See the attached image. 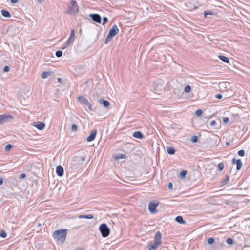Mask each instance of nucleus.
<instances>
[{"label": "nucleus", "mask_w": 250, "mask_h": 250, "mask_svg": "<svg viewBox=\"0 0 250 250\" xmlns=\"http://www.w3.org/2000/svg\"><path fill=\"white\" fill-rule=\"evenodd\" d=\"M133 137L138 139H143L144 137L143 134L141 131H135L132 134Z\"/></svg>", "instance_id": "4468645a"}, {"label": "nucleus", "mask_w": 250, "mask_h": 250, "mask_svg": "<svg viewBox=\"0 0 250 250\" xmlns=\"http://www.w3.org/2000/svg\"><path fill=\"white\" fill-rule=\"evenodd\" d=\"M1 13L2 15L6 18H10L11 15L9 11L6 10H2L1 11Z\"/></svg>", "instance_id": "5701e85b"}, {"label": "nucleus", "mask_w": 250, "mask_h": 250, "mask_svg": "<svg viewBox=\"0 0 250 250\" xmlns=\"http://www.w3.org/2000/svg\"><path fill=\"white\" fill-rule=\"evenodd\" d=\"M158 203L150 202L148 204V210L151 213H156L158 212L157 207L158 206Z\"/></svg>", "instance_id": "423d86ee"}, {"label": "nucleus", "mask_w": 250, "mask_h": 250, "mask_svg": "<svg viewBox=\"0 0 250 250\" xmlns=\"http://www.w3.org/2000/svg\"><path fill=\"white\" fill-rule=\"evenodd\" d=\"M218 167L220 171H222L224 168V163L223 162L219 163L218 165Z\"/></svg>", "instance_id": "c85d7f7f"}, {"label": "nucleus", "mask_w": 250, "mask_h": 250, "mask_svg": "<svg viewBox=\"0 0 250 250\" xmlns=\"http://www.w3.org/2000/svg\"><path fill=\"white\" fill-rule=\"evenodd\" d=\"M175 221L181 224H185L186 221L183 219V218L181 216H178L176 217Z\"/></svg>", "instance_id": "a211bd4d"}, {"label": "nucleus", "mask_w": 250, "mask_h": 250, "mask_svg": "<svg viewBox=\"0 0 250 250\" xmlns=\"http://www.w3.org/2000/svg\"><path fill=\"white\" fill-rule=\"evenodd\" d=\"M119 32V28L117 25L114 24L110 29V40L112 39Z\"/></svg>", "instance_id": "1a4fd4ad"}, {"label": "nucleus", "mask_w": 250, "mask_h": 250, "mask_svg": "<svg viewBox=\"0 0 250 250\" xmlns=\"http://www.w3.org/2000/svg\"><path fill=\"white\" fill-rule=\"evenodd\" d=\"M55 55L57 57L60 58L62 55V52L61 50L57 51L55 53Z\"/></svg>", "instance_id": "72a5a7b5"}, {"label": "nucleus", "mask_w": 250, "mask_h": 250, "mask_svg": "<svg viewBox=\"0 0 250 250\" xmlns=\"http://www.w3.org/2000/svg\"><path fill=\"white\" fill-rule=\"evenodd\" d=\"M226 145H227V146H229V145H230V143H229V142H227V143H226Z\"/></svg>", "instance_id": "13d9d810"}, {"label": "nucleus", "mask_w": 250, "mask_h": 250, "mask_svg": "<svg viewBox=\"0 0 250 250\" xmlns=\"http://www.w3.org/2000/svg\"><path fill=\"white\" fill-rule=\"evenodd\" d=\"M162 235L161 233L159 231H157L154 236V242L159 243L161 245V244Z\"/></svg>", "instance_id": "ddd939ff"}, {"label": "nucleus", "mask_w": 250, "mask_h": 250, "mask_svg": "<svg viewBox=\"0 0 250 250\" xmlns=\"http://www.w3.org/2000/svg\"><path fill=\"white\" fill-rule=\"evenodd\" d=\"M99 102L101 104H102L104 107H107L109 106V102L107 100H104V99H100Z\"/></svg>", "instance_id": "2eb2a0df"}, {"label": "nucleus", "mask_w": 250, "mask_h": 250, "mask_svg": "<svg viewBox=\"0 0 250 250\" xmlns=\"http://www.w3.org/2000/svg\"><path fill=\"white\" fill-rule=\"evenodd\" d=\"M57 80L59 82V83H62V79L61 78H58L57 79Z\"/></svg>", "instance_id": "864d4df0"}, {"label": "nucleus", "mask_w": 250, "mask_h": 250, "mask_svg": "<svg viewBox=\"0 0 250 250\" xmlns=\"http://www.w3.org/2000/svg\"><path fill=\"white\" fill-rule=\"evenodd\" d=\"M97 131L96 129H94L92 131L90 134L87 137L86 141L87 142H91L94 140L96 137Z\"/></svg>", "instance_id": "9d476101"}, {"label": "nucleus", "mask_w": 250, "mask_h": 250, "mask_svg": "<svg viewBox=\"0 0 250 250\" xmlns=\"http://www.w3.org/2000/svg\"><path fill=\"white\" fill-rule=\"evenodd\" d=\"M99 229L103 237H106L109 235V228L105 223L102 224Z\"/></svg>", "instance_id": "7ed1b4c3"}, {"label": "nucleus", "mask_w": 250, "mask_h": 250, "mask_svg": "<svg viewBox=\"0 0 250 250\" xmlns=\"http://www.w3.org/2000/svg\"><path fill=\"white\" fill-rule=\"evenodd\" d=\"M204 17L207 18L208 15H214L215 13L211 11H205L204 12Z\"/></svg>", "instance_id": "a878e982"}, {"label": "nucleus", "mask_w": 250, "mask_h": 250, "mask_svg": "<svg viewBox=\"0 0 250 250\" xmlns=\"http://www.w3.org/2000/svg\"><path fill=\"white\" fill-rule=\"evenodd\" d=\"M108 42H109V32L107 35L106 38H105V43L106 44L108 43Z\"/></svg>", "instance_id": "79ce46f5"}, {"label": "nucleus", "mask_w": 250, "mask_h": 250, "mask_svg": "<svg viewBox=\"0 0 250 250\" xmlns=\"http://www.w3.org/2000/svg\"><path fill=\"white\" fill-rule=\"evenodd\" d=\"M74 250H83L82 248L78 247L76 249H75Z\"/></svg>", "instance_id": "4d7b16f0"}, {"label": "nucleus", "mask_w": 250, "mask_h": 250, "mask_svg": "<svg viewBox=\"0 0 250 250\" xmlns=\"http://www.w3.org/2000/svg\"><path fill=\"white\" fill-rule=\"evenodd\" d=\"M10 1L12 4H15L18 2V0H10Z\"/></svg>", "instance_id": "8fccbe9b"}, {"label": "nucleus", "mask_w": 250, "mask_h": 250, "mask_svg": "<svg viewBox=\"0 0 250 250\" xmlns=\"http://www.w3.org/2000/svg\"><path fill=\"white\" fill-rule=\"evenodd\" d=\"M74 36H75V32L74 30L71 29L70 35L69 36V38L67 40V41L63 44V46L62 47V50L65 49L68 46L71 44L73 42L74 40Z\"/></svg>", "instance_id": "20e7f679"}, {"label": "nucleus", "mask_w": 250, "mask_h": 250, "mask_svg": "<svg viewBox=\"0 0 250 250\" xmlns=\"http://www.w3.org/2000/svg\"><path fill=\"white\" fill-rule=\"evenodd\" d=\"M198 137L196 135H194L191 137V141L193 143H196L198 142Z\"/></svg>", "instance_id": "473e14b6"}, {"label": "nucleus", "mask_w": 250, "mask_h": 250, "mask_svg": "<svg viewBox=\"0 0 250 250\" xmlns=\"http://www.w3.org/2000/svg\"><path fill=\"white\" fill-rule=\"evenodd\" d=\"M167 153L170 155H173L175 153V150L174 149V148L170 146L167 147Z\"/></svg>", "instance_id": "aec40b11"}, {"label": "nucleus", "mask_w": 250, "mask_h": 250, "mask_svg": "<svg viewBox=\"0 0 250 250\" xmlns=\"http://www.w3.org/2000/svg\"><path fill=\"white\" fill-rule=\"evenodd\" d=\"M108 247L109 244L108 243H105L104 244V247L102 248L101 250H109Z\"/></svg>", "instance_id": "58836bf2"}, {"label": "nucleus", "mask_w": 250, "mask_h": 250, "mask_svg": "<svg viewBox=\"0 0 250 250\" xmlns=\"http://www.w3.org/2000/svg\"><path fill=\"white\" fill-rule=\"evenodd\" d=\"M85 159V157H81V160H82V162L84 161Z\"/></svg>", "instance_id": "5fc2aeb1"}, {"label": "nucleus", "mask_w": 250, "mask_h": 250, "mask_svg": "<svg viewBox=\"0 0 250 250\" xmlns=\"http://www.w3.org/2000/svg\"><path fill=\"white\" fill-rule=\"evenodd\" d=\"M3 179L2 177L0 178V186L3 184Z\"/></svg>", "instance_id": "603ef678"}, {"label": "nucleus", "mask_w": 250, "mask_h": 250, "mask_svg": "<svg viewBox=\"0 0 250 250\" xmlns=\"http://www.w3.org/2000/svg\"><path fill=\"white\" fill-rule=\"evenodd\" d=\"M3 70L5 72H7L9 71L10 67L8 66H5Z\"/></svg>", "instance_id": "37998d69"}, {"label": "nucleus", "mask_w": 250, "mask_h": 250, "mask_svg": "<svg viewBox=\"0 0 250 250\" xmlns=\"http://www.w3.org/2000/svg\"><path fill=\"white\" fill-rule=\"evenodd\" d=\"M66 13L70 15H75L79 12V6L75 0H71Z\"/></svg>", "instance_id": "f03ea898"}, {"label": "nucleus", "mask_w": 250, "mask_h": 250, "mask_svg": "<svg viewBox=\"0 0 250 250\" xmlns=\"http://www.w3.org/2000/svg\"><path fill=\"white\" fill-rule=\"evenodd\" d=\"M236 169L237 170H240L242 166V162L240 159H238L237 161L236 162Z\"/></svg>", "instance_id": "b1692460"}, {"label": "nucleus", "mask_w": 250, "mask_h": 250, "mask_svg": "<svg viewBox=\"0 0 250 250\" xmlns=\"http://www.w3.org/2000/svg\"><path fill=\"white\" fill-rule=\"evenodd\" d=\"M35 126H36L39 130H42L44 128L45 124L42 122H38Z\"/></svg>", "instance_id": "6ab92c4d"}, {"label": "nucleus", "mask_w": 250, "mask_h": 250, "mask_svg": "<svg viewBox=\"0 0 250 250\" xmlns=\"http://www.w3.org/2000/svg\"><path fill=\"white\" fill-rule=\"evenodd\" d=\"M78 101L81 104L86 106L90 111H92V105L88 100L83 96L78 97Z\"/></svg>", "instance_id": "39448f33"}, {"label": "nucleus", "mask_w": 250, "mask_h": 250, "mask_svg": "<svg viewBox=\"0 0 250 250\" xmlns=\"http://www.w3.org/2000/svg\"><path fill=\"white\" fill-rule=\"evenodd\" d=\"M67 229H60L54 232L53 236L55 240L63 244L67 236Z\"/></svg>", "instance_id": "f257e3e1"}, {"label": "nucleus", "mask_w": 250, "mask_h": 250, "mask_svg": "<svg viewBox=\"0 0 250 250\" xmlns=\"http://www.w3.org/2000/svg\"><path fill=\"white\" fill-rule=\"evenodd\" d=\"M187 174V171L186 170H183L180 172L179 176L181 178H184L186 177Z\"/></svg>", "instance_id": "bb28decb"}, {"label": "nucleus", "mask_w": 250, "mask_h": 250, "mask_svg": "<svg viewBox=\"0 0 250 250\" xmlns=\"http://www.w3.org/2000/svg\"><path fill=\"white\" fill-rule=\"evenodd\" d=\"M89 17L95 22L101 23L102 19L100 15L98 14H90Z\"/></svg>", "instance_id": "6e6552de"}, {"label": "nucleus", "mask_w": 250, "mask_h": 250, "mask_svg": "<svg viewBox=\"0 0 250 250\" xmlns=\"http://www.w3.org/2000/svg\"><path fill=\"white\" fill-rule=\"evenodd\" d=\"M13 147V145L11 144H7L5 146V150L6 151H9Z\"/></svg>", "instance_id": "7c9ffc66"}, {"label": "nucleus", "mask_w": 250, "mask_h": 250, "mask_svg": "<svg viewBox=\"0 0 250 250\" xmlns=\"http://www.w3.org/2000/svg\"><path fill=\"white\" fill-rule=\"evenodd\" d=\"M237 161V160H236L235 158H233L232 160V163L233 164H236V162Z\"/></svg>", "instance_id": "3c124183"}, {"label": "nucleus", "mask_w": 250, "mask_h": 250, "mask_svg": "<svg viewBox=\"0 0 250 250\" xmlns=\"http://www.w3.org/2000/svg\"><path fill=\"white\" fill-rule=\"evenodd\" d=\"M191 91V86L189 85H188L185 87L184 91L185 92L188 93H189Z\"/></svg>", "instance_id": "2f4dec72"}, {"label": "nucleus", "mask_w": 250, "mask_h": 250, "mask_svg": "<svg viewBox=\"0 0 250 250\" xmlns=\"http://www.w3.org/2000/svg\"><path fill=\"white\" fill-rule=\"evenodd\" d=\"M226 243L230 245L234 244V240L231 238H228L226 240Z\"/></svg>", "instance_id": "cd10ccee"}, {"label": "nucleus", "mask_w": 250, "mask_h": 250, "mask_svg": "<svg viewBox=\"0 0 250 250\" xmlns=\"http://www.w3.org/2000/svg\"><path fill=\"white\" fill-rule=\"evenodd\" d=\"M108 21V19L106 17H104L103 18V25H104L105 24V23H106Z\"/></svg>", "instance_id": "a19ab883"}, {"label": "nucleus", "mask_w": 250, "mask_h": 250, "mask_svg": "<svg viewBox=\"0 0 250 250\" xmlns=\"http://www.w3.org/2000/svg\"><path fill=\"white\" fill-rule=\"evenodd\" d=\"M7 236V234L6 232L4 230H1L0 231V236L4 238H6Z\"/></svg>", "instance_id": "f704fd0d"}, {"label": "nucleus", "mask_w": 250, "mask_h": 250, "mask_svg": "<svg viewBox=\"0 0 250 250\" xmlns=\"http://www.w3.org/2000/svg\"><path fill=\"white\" fill-rule=\"evenodd\" d=\"M238 154L240 156H244L245 155V151L243 149L240 150L238 152Z\"/></svg>", "instance_id": "4c0bfd02"}, {"label": "nucleus", "mask_w": 250, "mask_h": 250, "mask_svg": "<svg viewBox=\"0 0 250 250\" xmlns=\"http://www.w3.org/2000/svg\"><path fill=\"white\" fill-rule=\"evenodd\" d=\"M203 111L201 109H198L196 111V115L197 116H200L202 114Z\"/></svg>", "instance_id": "ea45409f"}, {"label": "nucleus", "mask_w": 250, "mask_h": 250, "mask_svg": "<svg viewBox=\"0 0 250 250\" xmlns=\"http://www.w3.org/2000/svg\"><path fill=\"white\" fill-rule=\"evenodd\" d=\"M160 245L159 243L154 242L148 244L147 247L149 250H155Z\"/></svg>", "instance_id": "f8f14e48"}, {"label": "nucleus", "mask_w": 250, "mask_h": 250, "mask_svg": "<svg viewBox=\"0 0 250 250\" xmlns=\"http://www.w3.org/2000/svg\"><path fill=\"white\" fill-rule=\"evenodd\" d=\"M214 242V239L213 237H210L208 239V243L209 245H211Z\"/></svg>", "instance_id": "e433bc0d"}, {"label": "nucleus", "mask_w": 250, "mask_h": 250, "mask_svg": "<svg viewBox=\"0 0 250 250\" xmlns=\"http://www.w3.org/2000/svg\"><path fill=\"white\" fill-rule=\"evenodd\" d=\"M227 82H221L219 83V86L220 88H226V87Z\"/></svg>", "instance_id": "c9c22d12"}, {"label": "nucleus", "mask_w": 250, "mask_h": 250, "mask_svg": "<svg viewBox=\"0 0 250 250\" xmlns=\"http://www.w3.org/2000/svg\"><path fill=\"white\" fill-rule=\"evenodd\" d=\"M13 119V117L9 114H3L0 115V124H2L8 122Z\"/></svg>", "instance_id": "0eeeda50"}, {"label": "nucleus", "mask_w": 250, "mask_h": 250, "mask_svg": "<svg viewBox=\"0 0 250 250\" xmlns=\"http://www.w3.org/2000/svg\"><path fill=\"white\" fill-rule=\"evenodd\" d=\"M216 124V122L215 120H213V121H211V122L210 123V125L211 126H214Z\"/></svg>", "instance_id": "a18cd8bd"}, {"label": "nucleus", "mask_w": 250, "mask_h": 250, "mask_svg": "<svg viewBox=\"0 0 250 250\" xmlns=\"http://www.w3.org/2000/svg\"><path fill=\"white\" fill-rule=\"evenodd\" d=\"M223 121L225 123H227L229 121V118L228 117H224V118H223Z\"/></svg>", "instance_id": "c03bdc74"}, {"label": "nucleus", "mask_w": 250, "mask_h": 250, "mask_svg": "<svg viewBox=\"0 0 250 250\" xmlns=\"http://www.w3.org/2000/svg\"><path fill=\"white\" fill-rule=\"evenodd\" d=\"M78 128L76 124H72L71 126V131L73 132H77Z\"/></svg>", "instance_id": "c756f323"}, {"label": "nucleus", "mask_w": 250, "mask_h": 250, "mask_svg": "<svg viewBox=\"0 0 250 250\" xmlns=\"http://www.w3.org/2000/svg\"><path fill=\"white\" fill-rule=\"evenodd\" d=\"M215 97L218 99H221L222 98V95L221 94H216Z\"/></svg>", "instance_id": "49530a36"}, {"label": "nucleus", "mask_w": 250, "mask_h": 250, "mask_svg": "<svg viewBox=\"0 0 250 250\" xmlns=\"http://www.w3.org/2000/svg\"><path fill=\"white\" fill-rule=\"evenodd\" d=\"M26 177V174L25 173H22L20 175L19 178L20 179H23Z\"/></svg>", "instance_id": "09e8293b"}, {"label": "nucleus", "mask_w": 250, "mask_h": 250, "mask_svg": "<svg viewBox=\"0 0 250 250\" xmlns=\"http://www.w3.org/2000/svg\"><path fill=\"white\" fill-rule=\"evenodd\" d=\"M172 187H173L172 183L171 182L169 183L168 184V189H172Z\"/></svg>", "instance_id": "de8ad7c7"}, {"label": "nucleus", "mask_w": 250, "mask_h": 250, "mask_svg": "<svg viewBox=\"0 0 250 250\" xmlns=\"http://www.w3.org/2000/svg\"><path fill=\"white\" fill-rule=\"evenodd\" d=\"M38 2L40 3H42L44 1V0H37Z\"/></svg>", "instance_id": "6e6d98bb"}, {"label": "nucleus", "mask_w": 250, "mask_h": 250, "mask_svg": "<svg viewBox=\"0 0 250 250\" xmlns=\"http://www.w3.org/2000/svg\"><path fill=\"white\" fill-rule=\"evenodd\" d=\"M79 219H91L93 218V216L91 214L88 215H80L78 216Z\"/></svg>", "instance_id": "412c9836"}, {"label": "nucleus", "mask_w": 250, "mask_h": 250, "mask_svg": "<svg viewBox=\"0 0 250 250\" xmlns=\"http://www.w3.org/2000/svg\"><path fill=\"white\" fill-rule=\"evenodd\" d=\"M218 58L222 61L224 62L228 63V64L230 63V62H229V58H228L225 56H223V55H221L218 56Z\"/></svg>", "instance_id": "f3484780"}, {"label": "nucleus", "mask_w": 250, "mask_h": 250, "mask_svg": "<svg viewBox=\"0 0 250 250\" xmlns=\"http://www.w3.org/2000/svg\"><path fill=\"white\" fill-rule=\"evenodd\" d=\"M113 157L116 160H118L121 159H125L126 158V155L122 153H118L116 155H113Z\"/></svg>", "instance_id": "dca6fc26"}, {"label": "nucleus", "mask_w": 250, "mask_h": 250, "mask_svg": "<svg viewBox=\"0 0 250 250\" xmlns=\"http://www.w3.org/2000/svg\"><path fill=\"white\" fill-rule=\"evenodd\" d=\"M56 172L57 175L58 176H59V177L62 176L64 174V169H63V167L61 165L58 166L56 167Z\"/></svg>", "instance_id": "9b49d317"}, {"label": "nucleus", "mask_w": 250, "mask_h": 250, "mask_svg": "<svg viewBox=\"0 0 250 250\" xmlns=\"http://www.w3.org/2000/svg\"><path fill=\"white\" fill-rule=\"evenodd\" d=\"M229 176L228 175H226V178L225 179H224L221 182L222 186H225V185H226L228 184V183L229 182Z\"/></svg>", "instance_id": "393cba45"}, {"label": "nucleus", "mask_w": 250, "mask_h": 250, "mask_svg": "<svg viewBox=\"0 0 250 250\" xmlns=\"http://www.w3.org/2000/svg\"><path fill=\"white\" fill-rule=\"evenodd\" d=\"M51 74L50 71H44L42 73L41 78L42 79H46L48 78Z\"/></svg>", "instance_id": "4be33fe9"}]
</instances>
